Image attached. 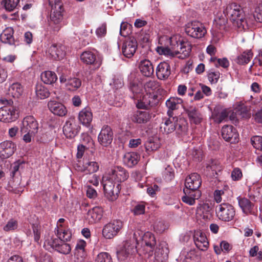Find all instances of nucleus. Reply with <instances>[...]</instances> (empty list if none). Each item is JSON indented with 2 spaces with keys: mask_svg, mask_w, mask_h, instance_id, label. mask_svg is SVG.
I'll use <instances>...</instances> for the list:
<instances>
[{
  "mask_svg": "<svg viewBox=\"0 0 262 262\" xmlns=\"http://www.w3.org/2000/svg\"><path fill=\"white\" fill-rule=\"evenodd\" d=\"M191 51V46L189 42H184L180 36H173L170 38V48L159 47L157 52L161 55L173 57L178 56L179 58L184 59L188 57Z\"/></svg>",
  "mask_w": 262,
  "mask_h": 262,
  "instance_id": "f257e3e1",
  "label": "nucleus"
},
{
  "mask_svg": "<svg viewBox=\"0 0 262 262\" xmlns=\"http://www.w3.org/2000/svg\"><path fill=\"white\" fill-rule=\"evenodd\" d=\"M223 13L230 18L235 26L239 28H244L247 24V20L244 18L243 9L236 3L228 4L224 10Z\"/></svg>",
  "mask_w": 262,
  "mask_h": 262,
  "instance_id": "f03ea898",
  "label": "nucleus"
},
{
  "mask_svg": "<svg viewBox=\"0 0 262 262\" xmlns=\"http://www.w3.org/2000/svg\"><path fill=\"white\" fill-rule=\"evenodd\" d=\"M102 183L105 196L111 201L116 200L121 189L120 184L116 183L110 178V176L104 174L102 179Z\"/></svg>",
  "mask_w": 262,
  "mask_h": 262,
  "instance_id": "7ed1b4c3",
  "label": "nucleus"
},
{
  "mask_svg": "<svg viewBox=\"0 0 262 262\" xmlns=\"http://www.w3.org/2000/svg\"><path fill=\"white\" fill-rule=\"evenodd\" d=\"M185 30L187 35L195 39L202 38L207 33L204 25L199 21L188 23L185 25Z\"/></svg>",
  "mask_w": 262,
  "mask_h": 262,
  "instance_id": "20e7f679",
  "label": "nucleus"
},
{
  "mask_svg": "<svg viewBox=\"0 0 262 262\" xmlns=\"http://www.w3.org/2000/svg\"><path fill=\"white\" fill-rule=\"evenodd\" d=\"M216 212L219 219L224 222L232 221L235 215L234 208L228 203H223L217 206Z\"/></svg>",
  "mask_w": 262,
  "mask_h": 262,
  "instance_id": "39448f33",
  "label": "nucleus"
},
{
  "mask_svg": "<svg viewBox=\"0 0 262 262\" xmlns=\"http://www.w3.org/2000/svg\"><path fill=\"white\" fill-rule=\"evenodd\" d=\"M123 227V223L119 220H114L106 224L102 230V235L106 239H111L117 235Z\"/></svg>",
  "mask_w": 262,
  "mask_h": 262,
  "instance_id": "423d86ee",
  "label": "nucleus"
},
{
  "mask_svg": "<svg viewBox=\"0 0 262 262\" xmlns=\"http://www.w3.org/2000/svg\"><path fill=\"white\" fill-rule=\"evenodd\" d=\"M80 126L74 117H70L63 127V132L67 138H74L79 133Z\"/></svg>",
  "mask_w": 262,
  "mask_h": 262,
  "instance_id": "0eeeda50",
  "label": "nucleus"
},
{
  "mask_svg": "<svg viewBox=\"0 0 262 262\" xmlns=\"http://www.w3.org/2000/svg\"><path fill=\"white\" fill-rule=\"evenodd\" d=\"M16 108L13 106H4L0 108V121L11 122L18 117Z\"/></svg>",
  "mask_w": 262,
  "mask_h": 262,
  "instance_id": "6e6552de",
  "label": "nucleus"
},
{
  "mask_svg": "<svg viewBox=\"0 0 262 262\" xmlns=\"http://www.w3.org/2000/svg\"><path fill=\"white\" fill-rule=\"evenodd\" d=\"M105 174L110 176L112 180L119 184L126 180L129 177L127 170L120 166L115 167Z\"/></svg>",
  "mask_w": 262,
  "mask_h": 262,
  "instance_id": "1a4fd4ad",
  "label": "nucleus"
},
{
  "mask_svg": "<svg viewBox=\"0 0 262 262\" xmlns=\"http://www.w3.org/2000/svg\"><path fill=\"white\" fill-rule=\"evenodd\" d=\"M113 137V132L111 127L104 125L98 135V140L102 146L107 147L112 142Z\"/></svg>",
  "mask_w": 262,
  "mask_h": 262,
  "instance_id": "9d476101",
  "label": "nucleus"
},
{
  "mask_svg": "<svg viewBox=\"0 0 262 262\" xmlns=\"http://www.w3.org/2000/svg\"><path fill=\"white\" fill-rule=\"evenodd\" d=\"M60 83H65L66 87L69 91H74L77 90L81 85V81L76 77L68 78L67 72L62 73L59 76Z\"/></svg>",
  "mask_w": 262,
  "mask_h": 262,
  "instance_id": "9b49d317",
  "label": "nucleus"
},
{
  "mask_svg": "<svg viewBox=\"0 0 262 262\" xmlns=\"http://www.w3.org/2000/svg\"><path fill=\"white\" fill-rule=\"evenodd\" d=\"M38 128V124L35 119L32 116H28L23 119L20 131L22 133L35 134L37 133Z\"/></svg>",
  "mask_w": 262,
  "mask_h": 262,
  "instance_id": "f8f14e48",
  "label": "nucleus"
},
{
  "mask_svg": "<svg viewBox=\"0 0 262 262\" xmlns=\"http://www.w3.org/2000/svg\"><path fill=\"white\" fill-rule=\"evenodd\" d=\"M16 149V145L11 141L6 140L0 143V157L7 159L11 156Z\"/></svg>",
  "mask_w": 262,
  "mask_h": 262,
  "instance_id": "ddd939ff",
  "label": "nucleus"
},
{
  "mask_svg": "<svg viewBox=\"0 0 262 262\" xmlns=\"http://www.w3.org/2000/svg\"><path fill=\"white\" fill-rule=\"evenodd\" d=\"M202 181L199 174L193 173L190 174L185 180V188L192 191H199L198 188L201 185Z\"/></svg>",
  "mask_w": 262,
  "mask_h": 262,
  "instance_id": "4468645a",
  "label": "nucleus"
},
{
  "mask_svg": "<svg viewBox=\"0 0 262 262\" xmlns=\"http://www.w3.org/2000/svg\"><path fill=\"white\" fill-rule=\"evenodd\" d=\"M222 136L226 141L235 143L238 141V134L232 125H225L222 129Z\"/></svg>",
  "mask_w": 262,
  "mask_h": 262,
  "instance_id": "2eb2a0df",
  "label": "nucleus"
},
{
  "mask_svg": "<svg viewBox=\"0 0 262 262\" xmlns=\"http://www.w3.org/2000/svg\"><path fill=\"white\" fill-rule=\"evenodd\" d=\"M137 42L133 37H130L124 42L122 51L123 54L127 58L132 57L137 49Z\"/></svg>",
  "mask_w": 262,
  "mask_h": 262,
  "instance_id": "dca6fc26",
  "label": "nucleus"
},
{
  "mask_svg": "<svg viewBox=\"0 0 262 262\" xmlns=\"http://www.w3.org/2000/svg\"><path fill=\"white\" fill-rule=\"evenodd\" d=\"M51 57L55 60H61L66 55L65 47L61 43L52 44L48 49Z\"/></svg>",
  "mask_w": 262,
  "mask_h": 262,
  "instance_id": "f3484780",
  "label": "nucleus"
},
{
  "mask_svg": "<svg viewBox=\"0 0 262 262\" xmlns=\"http://www.w3.org/2000/svg\"><path fill=\"white\" fill-rule=\"evenodd\" d=\"M178 121L177 117H169L163 119L160 127L161 131L164 134H169L176 129V123Z\"/></svg>",
  "mask_w": 262,
  "mask_h": 262,
  "instance_id": "a211bd4d",
  "label": "nucleus"
},
{
  "mask_svg": "<svg viewBox=\"0 0 262 262\" xmlns=\"http://www.w3.org/2000/svg\"><path fill=\"white\" fill-rule=\"evenodd\" d=\"M64 221L65 220L63 218L58 220L55 233L56 236L59 238L66 241H70L72 236V234L69 230L66 229L64 226L62 224Z\"/></svg>",
  "mask_w": 262,
  "mask_h": 262,
  "instance_id": "6ab92c4d",
  "label": "nucleus"
},
{
  "mask_svg": "<svg viewBox=\"0 0 262 262\" xmlns=\"http://www.w3.org/2000/svg\"><path fill=\"white\" fill-rule=\"evenodd\" d=\"M193 240L196 247L202 251H206L209 246V242L205 234L199 231L195 232Z\"/></svg>",
  "mask_w": 262,
  "mask_h": 262,
  "instance_id": "aec40b11",
  "label": "nucleus"
},
{
  "mask_svg": "<svg viewBox=\"0 0 262 262\" xmlns=\"http://www.w3.org/2000/svg\"><path fill=\"white\" fill-rule=\"evenodd\" d=\"M51 13L50 15L51 20L54 24L57 25V26L54 28L55 31H58L60 28L59 24L62 20L63 18V8L62 6L60 7L59 8L57 7H51Z\"/></svg>",
  "mask_w": 262,
  "mask_h": 262,
  "instance_id": "412c9836",
  "label": "nucleus"
},
{
  "mask_svg": "<svg viewBox=\"0 0 262 262\" xmlns=\"http://www.w3.org/2000/svg\"><path fill=\"white\" fill-rule=\"evenodd\" d=\"M99 167V164L96 162L84 159L82 166H79L78 170L85 174L93 173L98 170Z\"/></svg>",
  "mask_w": 262,
  "mask_h": 262,
  "instance_id": "4be33fe9",
  "label": "nucleus"
},
{
  "mask_svg": "<svg viewBox=\"0 0 262 262\" xmlns=\"http://www.w3.org/2000/svg\"><path fill=\"white\" fill-rule=\"evenodd\" d=\"M170 74V67L167 62H161L158 65L156 68V75L159 79H166Z\"/></svg>",
  "mask_w": 262,
  "mask_h": 262,
  "instance_id": "5701e85b",
  "label": "nucleus"
},
{
  "mask_svg": "<svg viewBox=\"0 0 262 262\" xmlns=\"http://www.w3.org/2000/svg\"><path fill=\"white\" fill-rule=\"evenodd\" d=\"M103 215V209L99 207H94L86 214V219L89 224H93L99 222Z\"/></svg>",
  "mask_w": 262,
  "mask_h": 262,
  "instance_id": "b1692460",
  "label": "nucleus"
},
{
  "mask_svg": "<svg viewBox=\"0 0 262 262\" xmlns=\"http://www.w3.org/2000/svg\"><path fill=\"white\" fill-rule=\"evenodd\" d=\"M139 68L141 74L145 77H150L154 74V66L151 62L148 59L141 60Z\"/></svg>",
  "mask_w": 262,
  "mask_h": 262,
  "instance_id": "393cba45",
  "label": "nucleus"
},
{
  "mask_svg": "<svg viewBox=\"0 0 262 262\" xmlns=\"http://www.w3.org/2000/svg\"><path fill=\"white\" fill-rule=\"evenodd\" d=\"M169 250L165 243H160L155 249V257L158 261H163L168 258Z\"/></svg>",
  "mask_w": 262,
  "mask_h": 262,
  "instance_id": "a878e982",
  "label": "nucleus"
},
{
  "mask_svg": "<svg viewBox=\"0 0 262 262\" xmlns=\"http://www.w3.org/2000/svg\"><path fill=\"white\" fill-rule=\"evenodd\" d=\"M48 106L52 113L59 116H64L67 113L66 107L59 102L50 101L48 102Z\"/></svg>",
  "mask_w": 262,
  "mask_h": 262,
  "instance_id": "bb28decb",
  "label": "nucleus"
},
{
  "mask_svg": "<svg viewBox=\"0 0 262 262\" xmlns=\"http://www.w3.org/2000/svg\"><path fill=\"white\" fill-rule=\"evenodd\" d=\"M185 195L182 198L183 202L189 205H193L195 204V200L198 199L201 195L200 191H192L189 189H184Z\"/></svg>",
  "mask_w": 262,
  "mask_h": 262,
  "instance_id": "cd10ccee",
  "label": "nucleus"
},
{
  "mask_svg": "<svg viewBox=\"0 0 262 262\" xmlns=\"http://www.w3.org/2000/svg\"><path fill=\"white\" fill-rule=\"evenodd\" d=\"M151 118V115L145 111H137L134 113L132 120L137 123H146Z\"/></svg>",
  "mask_w": 262,
  "mask_h": 262,
  "instance_id": "c85d7f7f",
  "label": "nucleus"
},
{
  "mask_svg": "<svg viewBox=\"0 0 262 262\" xmlns=\"http://www.w3.org/2000/svg\"><path fill=\"white\" fill-rule=\"evenodd\" d=\"M186 112L191 123L198 124L202 122L203 115L195 107L190 106L186 110Z\"/></svg>",
  "mask_w": 262,
  "mask_h": 262,
  "instance_id": "c756f323",
  "label": "nucleus"
},
{
  "mask_svg": "<svg viewBox=\"0 0 262 262\" xmlns=\"http://www.w3.org/2000/svg\"><path fill=\"white\" fill-rule=\"evenodd\" d=\"M140 238L142 239L143 244L147 248H149V251L152 252L156 245V240L154 235L150 232H146L143 235L141 234Z\"/></svg>",
  "mask_w": 262,
  "mask_h": 262,
  "instance_id": "7c9ffc66",
  "label": "nucleus"
},
{
  "mask_svg": "<svg viewBox=\"0 0 262 262\" xmlns=\"http://www.w3.org/2000/svg\"><path fill=\"white\" fill-rule=\"evenodd\" d=\"M134 246L131 243L126 241L121 249L117 252L118 258L120 260H125L132 254Z\"/></svg>",
  "mask_w": 262,
  "mask_h": 262,
  "instance_id": "2f4dec72",
  "label": "nucleus"
},
{
  "mask_svg": "<svg viewBox=\"0 0 262 262\" xmlns=\"http://www.w3.org/2000/svg\"><path fill=\"white\" fill-rule=\"evenodd\" d=\"M183 102V100L178 97H170L166 101V105L168 108L167 115L169 117L173 116V111L179 108L180 105Z\"/></svg>",
  "mask_w": 262,
  "mask_h": 262,
  "instance_id": "473e14b6",
  "label": "nucleus"
},
{
  "mask_svg": "<svg viewBox=\"0 0 262 262\" xmlns=\"http://www.w3.org/2000/svg\"><path fill=\"white\" fill-rule=\"evenodd\" d=\"M140 158V155L136 152H127L124 156L123 163L127 167L132 168L138 164Z\"/></svg>",
  "mask_w": 262,
  "mask_h": 262,
  "instance_id": "72a5a7b5",
  "label": "nucleus"
},
{
  "mask_svg": "<svg viewBox=\"0 0 262 262\" xmlns=\"http://www.w3.org/2000/svg\"><path fill=\"white\" fill-rule=\"evenodd\" d=\"M78 119L83 125H89L93 119V114L90 108L85 107L82 109L79 113Z\"/></svg>",
  "mask_w": 262,
  "mask_h": 262,
  "instance_id": "f704fd0d",
  "label": "nucleus"
},
{
  "mask_svg": "<svg viewBox=\"0 0 262 262\" xmlns=\"http://www.w3.org/2000/svg\"><path fill=\"white\" fill-rule=\"evenodd\" d=\"M14 31L12 28H6L0 35L1 41L4 43L13 45L15 44L13 37Z\"/></svg>",
  "mask_w": 262,
  "mask_h": 262,
  "instance_id": "c9c22d12",
  "label": "nucleus"
},
{
  "mask_svg": "<svg viewBox=\"0 0 262 262\" xmlns=\"http://www.w3.org/2000/svg\"><path fill=\"white\" fill-rule=\"evenodd\" d=\"M251 50H247L238 55L234 59L235 62L240 65H245L249 62L253 57Z\"/></svg>",
  "mask_w": 262,
  "mask_h": 262,
  "instance_id": "e433bc0d",
  "label": "nucleus"
},
{
  "mask_svg": "<svg viewBox=\"0 0 262 262\" xmlns=\"http://www.w3.org/2000/svg\"><path fill=\"white\" fill-rule=\"evenodd\" d=\"M80 60L86 65H94L96 63V56L93 52L85 51L81 54Z\"/></svg>",
  "mask_w": 262,
  "mask_h": 262,
  "instance_id": "4c0bfd02",
  "label": "nucleus"
},
{
  "mask_svg": "<svg viewBox=\"0 0 262 262\" xmlns=\"http://www.w3.org/2000/svg\"><path fill=\"white\" fill-rule=\"evenodd\" d=\"M129 89L134 94H139L142 91V85L138 82L135 74H131L128 77Z\"/></svg>",
  "mask_w": 262,
  "mask_h": 262,
  "instance_id": "58836bf2",
  "label": "nucleus"
},
{
  "mask_svg": "<svg viewBox=\"0 0 262 262\" xmlns=\"http://www.w3.org/2000/svg\"><path fill=\"white\" fill-rule=\"evenodd\" d=\"M57 237L55 238L53 236H48L44 242L43 247L48 250L50 249H54L55 250L59 243L61 242V240L64 241L63 239Z\"/></svg>",
  "mask_w": 262,
  "mask_h": 262,
  "instance_id": "ea45409f",
  "label": "nucleus"
},
{
  "mask_svg": "<svg viewBox=\"0 0 262 262\" xmlns=\"http://www.w3.org/2000/svg\"><path fill=\"white\" fill-rule=\"evenodd\" d=\"M41 79L45 84H52L56 81L57 77L55 72L46 71L41 73Z\"/></svg>",
  "mask_w": 262,
  "mask_h": 262,
  "instance_id": "a19ab883",
  "label": "nucleus"
},
{
  "mask_svg": "<svg viewBox=\"0 0 262 262\" xmlns=\"http://www.w3.org/2000/svg\"><path fill=\"white\" fill-rule=\"evenodd\" d=\"M154 96L147 94L143 98L142 100L138 101L136 104V106L139 109H147L150 106L153 105V101L154 100Z\"/></svg>",
  "mask_w": 262,
  "mask_h": 262,
  "instance_id": "79ce46f5",
  "label": "nucleus"
},
{
  "mask_svg": "<svg viewBox=\"0 0 262 262\" xmlns=\"http://www.w3.org/2000/svg\"><path fill=\"white\" fill-rule=\"evenodd\" d=\"M222 169V166L221 163L217 160H212L210 164H209L206 167L207 171L211 173L210 174L211 176L214 177L216 174H217V172H220Z\"/></svg>",
  "mask_w": 262,
  "mask_h": 262,
  "instance_id": "37998d69",
  "label": "nucleus"
},
{
  "mask_svg": "<svg viewBox=\"0 0 262 262\" xmlns=\"http://www.w3.org/2000/svg\"><path fill=\"white\" fill-rule=\"evenodd\" d=\"M238 204L243 211L245 214H248L252 212L253 205L248 199H239L238 200Z\"/></svg>",
  "mask_w": 262,
  "mask_h": 262,
  "instance_id": "c03bdc74",
  "label": "nucleus"
},
{
  "mask_svg": "<svg viewBox=\"0 0 262 262\" xmlns=\"http://www.w3.org/2000/svg\"><path fill=\"white\" fill-rule=\"evenodd\" d=\"M9 94L14 98H18L23 92V88L21 85L18 83H13L9 88Z\"/></svg>",
  "mask_w": 262,
  "mask_h": 262,
  "instance_id": "a18cd8bd",
  "label": "nucleus"
},
{
  "mask_svg": "<svg viewBox=\"0 0 262 262\" xmlns=\"http://www.w3.org/2000/svg\"><path fill=\"white\" fill-rule=\"evenodd\" d=\"M35 92L36 96L40 99L49 97L50 94L48 89L41 84L36 85Z\"/></svg>",
  "mask_w": 262,
  "mask_h": 262,
  "instance_id": "49530a36",
  "label": "nucleus"
},
{
  "mask_svg": "<svg viewBox=\"0 0 262 262\" xmlns=\"http://www.w3.org/2000/svg\"><path fill=\"white\" fill-rule=\"evenodd\" d=\"M68 241L61 240V242L59 243L55 250L63 254L67 255L69 254L71 251V247L69 244L66 243V242Z\"/></svg>",
  "mask_w": 262,
  "mask_h": 262,
  "instance_id": "de8ad7c7",
  "label": "nucleus"
},
{
  "mask_svg": "<svg viewBox=\"0 0 262 262\" xmlns=\"http://www.w3.org/2000/svg\"><path fill=\"white\" fill-rule=\"evenodd\" d=\"M160 146L159 141L150 139L145 143V148L146 151L149 154L150 152L157 150Z\"/></svg>",
  "mask_w": 262,
  "mask_h": 262,
  "instance_id": "09e8293b",
  "label": "nucleus"
},
{
  "mask_svg": "<svg viewBox=\"0 0 262 262\" xmlns=\"http://www.w3.org/2000/svg\"><path fill=\"white\" fill-rule=\"evenodd\" d=\"M144 88L146 92H150L159 87V82L155 80H149L144 83Z\"/></svg>",
  "mask_w": 262,
  "mask_h": 262,
  "instance_id": "8fccbe9b",
  "label": "nucleus"
},
{
  "mask_svg": "<svg viewBox=\"0 0 262 262\" xmlns=\"http://www.w3.org/2000/svg\"><path fill=\"white\" fill-rule=\"evenodd\" d=\"M19 2V0H5L2 1V4L4 5L6 10L12 11L16 7Z\"/></svg>",
  "mask_w": 262,
  "mask_h": 262,
  "instance_id": "3c124183",
  "label": "nucleus"
},
{
  "mask_svg": "<svg viewBox=\"0 0 262 262\" xmlns=\"http://www.w3.org/2000/svg\"><path fill=\"white\" fill-rule=\"evenodd\" d=\"M81 144H84L87 148H93L94 146V142L91 137L87 134L81 135Z\"/></svg>",
  "mask_w": 262,
  "mask_h": 262,
  "instance_id": "603ef678",
  "label": "nucleus"
},
{
  "mask_svg": "<svg viewBox=\"0 0 262 262\" xmlns=\"http://www.w3.org/2000/svg\"><path fill=\"white\" fill-rule=\"evenodd\" d=\"M32 228L33 232L34 240L35 242L39 243L41 236V227L36 224H33Z\"/></svg>",
  "mask_w": 262,
  "mask_h": 262,
  "instance_id": "864d4df0",
  "label": "nucleus"
},
{
  "mask_svg": "<svg viewBox=\"0 0 262 262\" xmlns=\"http://www.w3.org/2000/svg\"><path fill=\"white\" fill-rule=\"evenodd\" d=\"M178 125V128L176 127V130L178 134L183 135H185L188 129V124L184 120L180 121L179 123H176Z\"/></svg>",
  "mask_w": 262,
  "mask_h": 262,
  "instance_id": "5fc2aeb1",
  "label": "nucleus"
},
{
  "mask_svg": "<svg viewBox=\"0 0 262 262\" xmlns=\"http://www.w3.org/2000/svg\"><path fill=\"white\" fill-rule=\"evenodd\" d=\"M96 262H113L111 256L107 252L99 253L96 258Z\"/></svg>",
  "mask_w": 262,
  "mask_h": 262,
  "instance_id": "6e6d98bb",
  "label": "nucleus"
},
{
  "mask_svg": "<svg viewBox=\"0 0 262 262\" xmlns=\"http://www.w3.org/2000/svg\"><path fill=\"white\" fill-rule=\"evenodd\" d=\"M163 176L166 181H171L174 177L172 168L169 166H167L163 172Z\"/></svg>",
  "mask_w": 262,
  "mask_h": 262,
  "instance_id": "4d7b16f0",
  "label": "nucleus"
},
{
  "mask_svg": "<svg viewBox=\"0 0 262 262\" xmlns=\"http://www.w3.org/2000/svg\"><path fill=\"white\" fill-rule=\"evenodd\" d=\"M249 255L251 257H256V259L258 260H262V251H259V247L257 246H255L250 249Z\"/></svg>",
  "mask_w": 262,
  "mask_h": 262,
  "instance_id": "13d9d810",
  "label": "nucleus"
},
{
  "mask_svg": "<svg viewBox=\"0 0 262 262\" xmlns=\"http://www.w3.org/2000/svg\"><path fill=\"white\" fill-rule=\"evenodd\" d=\"M252 144L257 149L262 150V137L254 136L251 139Z\"/></svg>",
  "mask_w": 262,
  "mask_h": 262,
  "instance_id": "bf43d9fd",
  "label": "nucleus"
},
{
  "mask_svg": "<svg viewBox=\"0 0 262 262\" xmlns=\"http://www.w3.org/2000/svg\"><path fill=\"white\" fill-rule=\"evenodd\" d=\"M18 226L17 222L14 219L9 220L7 224L4 227L3 229L5 231H10L17 229Z\"/></svg>",
  "mask_w": 262,
  "mask_h": 262,
  "instance_id": "052dcab7",
  "label": "nucleus"
},
{
  "mask_svg": "<svg viewBox=\"0 0 262 262\" xmlns=\"http://www.w3.org/2000/svg\"><path fill=\"white\" fill-rule=\"evenodd\" d=\"M145 204L143 202H141L137 204L134 208L133 212L135 215H140L145 212Z\"/></svg>",
  "mask_w": 262,
  "mask_h": 262,
  "instance_id": "680f3d73",
  "label": "nucleus"
},
{
  "mask_svg": "<svg viewBox=\"0 0 262 262\" xmlns=\"http://www.w3.org/2000/svg\"><path fill=\"white\" fill-rule=\"evenodd\" d=\"M86 256L85 250H77L74 252V261L82 262Z\"/></svg>",
  "mask_w": 262,
  "mask_h": 262,
  "instance_id": "e2e57ef3",
  "label": "nucleus"
},
{
  "mask_svg": "<svg viewBox=\"0 0 262 262\" xmlns=\"http://www.w3.org/2000/svg\"><path fill=\"white\" fill-rule=\"evenodd\" d=\"M231 178L233 181H238L241 180L243 177L242 170L239 168H235L231 172Z\"/></svg>",
  "mask_w": 262,
  "mask_h": 262,
  "instance_id": "0e129e2a",
  "label": "nucleus"
},
{
  "mask_svg": "<svg viewBox=\"0 0 262 262\" xmlns=\"http://www.w3.org/2000/svg\"><path fill=\"white\" fill-rule=\"evenodd\" d=\"M253 17L257 22H262V5H259L255 9Z\"/></svg>",
  "mask_w": 262,
  "mask_h": 262,
  "instance_id": "69168bd1",
  "label": "nucleus"
},
{
  "mask_svg": "<svg viewBox=\"0 0 262 262\" xmlns=\"http://www.w3.org/2000/svg\"><path fill=\"white\" fill-rule=\"evenodd\" d=\"M129 24L126 23H122L120 26V34L121 36H126L129 34Z\"/></svg>",
  "mask_w": 262,
  "mask_h": 262,
  "instance_id": "338daca9",
  "label": "nucleus"
},
{
  "mask_svg": "<svg viewBox=\"0 0 262 262\" xmlns=\"http://www.w3.org/2000/svg\"><path fill=\"white\" fill-rule=\"evenodd\" d=\"M220 75L219 72H210L208 74V78L211 83H216L220 78Z\"/></svg>",
  "mask_w": 262,
  "mask_h": 262,
  "instance_id": "774afa93",
  "label": "nucleus"
}]
</instances>
